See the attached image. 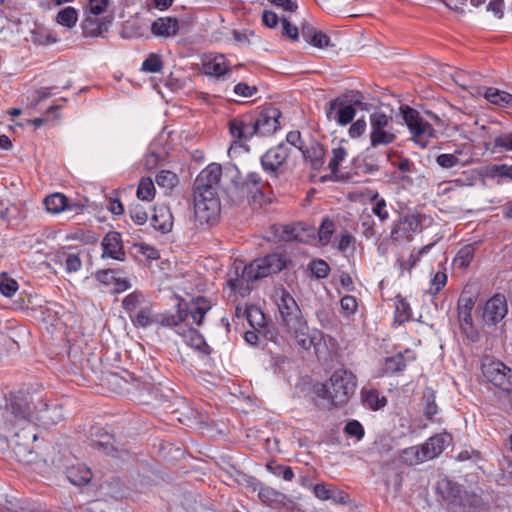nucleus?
<instances>
[{"instance_id": "1", "label": "nucleus", "mask_w": 512, "mask_h": 512, "mask_svg": "<svg viewBox=\"0 0 512 512\" xmlns=\"http://www.w3.org/2000/svg\"><path fill=\"white\" fill-rule=\"evenodd\" d=\"M224 178L230 181L231 185L225 187V191L233 203H241L246 199L251 208L256 210L271 202L270 185L259 173L250 172L242 179L238 167L228 163L224 166Z\"/></svg>"}, {"instance_id": "2", "label": "nucleus", "mask_w": 512, "mask_h": 512, "mask_svg": "<svg viewBox=\"0 0 512 512\" xmlns=\"http://www.w3.org/2000/svg\"><path fill=\"white\" fill-rule=\"evenodd\" d=\"M281 111L272 105L261 109L257 114H245L229 121L231 136L239 142L250 140L253 136H270L280 128Z\"/></svg>"}, {"instance_id": "3", "label": "nucleus", "mask_w": 512, "mask_h": 512, "mask_svg": "<svg viewBox=\"0 0 512 512\" xmlns=\"http://www.w3.org/2000/svg\"><path fill=\"white\" fill-rule=\"evenodd\" d=\"M285 266L286 261L280 254H269L244 266L241 273L238 267H235V270L230 272L227 284L232 291L244 297L251 292L255 281L279 273Z\"/></svg>"}, {"instance_id": "4", "label": "nucleus", "mask_w": 512, "mask_h": 512, "mask_svg": "<svg viewBox=\"0 0 512 512\" xmlns=\"http://www.w3.org/2000/svg\"><path fill=\"white\" fill-rule=\"evenodd\" d=\"M357 381L355 375L346 369L333 372L329 381L315 391L318 405L330 409L345 405L354 395Z\"/></svg>"}, {"instance_id": "5", "label": "nucleus", "mask_w": 512, "mask_h": 512, "mask_svg": "<svg viewBox=\"0 0 512 512\" xmlns=\"http://www.w3.org/2000/svg\"><path fill=\"white\" fill-rule=\"evenodd\" d=\"M33 408L30 396L23 391L11 392L4 409H0V429L11 431L17 426L29 424Z\"/></svg>"}, {"instance_id": "6", "label": "nucleus", "mask_w": 512, "mask_h": 512, "mask_svg": "<svg viewBox=\"0 0 512 512\" xmlns=\"http://www.w3.org/2000/svg\"><path fill=\"white\" fill-rule=\"evenodd\" d=\"M280 325L293 338L296 344L303 350L314 348L316 354L319 353L323 340V333L319 330H311L303 317L301 310L299 313L291 314L280 321Z\"/></svg>"}, {"instance_id": "7", "label": "nucleus", "mask_w": 512, "mask_h": 512, "mask_svg": "<svg viewBox=\"0 0 512 512\" xmlns=\"http://www.w3.org/2000/svg\"><path fill=\"white\" fill-rule=\"evenodd\" d=\"M122 308L136 327L146 328L155 322L153 303L140 291H133L122 300Z\"/></svg>"}, {"instance_id": "8", "label": "nucleus", "mask_w": 512, "mask_h": 512, "mask_svg": "<svg viewBox=\"0 0 512 512\" xmlns=\"http://www.w3.org/2000/svg\"><path fill=\"white\" fill-rule=\"evenodd\" d=\"M397 134L394 129L393 117L382 111H374L369 116V146L376 149L386 147L394 143Z\"/></svg>"}, {"instance_id": "9", "label": "nucleus", "mask_w": 512, "mask_h": 512, "mask_svg": "<svg viewBox=\"0 0 512 512\" xmlns=\"http://www.w3.org/2000/svg\"><path fill=\"white\" fill-rule=\"evenodd\" d=\"M401 113L411 135L412 140L421 148H426L435 130L430 123L420 117L419 112L409 106H402Z\"/></svg>"}, {"instance_id": "10", "label": "nucleus", "mask_w": 512, "mask_h": 512, "mask_svg": "<svg viewBox=\"0 0 512 512\" xmlns=\"http://www.w3.org/2000/svg\"><path fill=\"white\" fill-rule=\"evenodd\" d=\"M194 217L200 225H213L217 222L221 212L218 195L193 194Z\"/></svg>"}, {"instance_id": "11", "label": "nucleus", "mask_w": 512, "mask_h": 512, "mask_svg": "<svg viewBox=\"0 0 512 512\" xmlns=\"http://www.w3.org/2000/svg\"><path fill=\"white\" fill-rule=\"evenodd\" d=\"M224 177V167L218 163H211L197 176L193 185V194L218 195L221 177Z\"/></svg>"}, {"instance_id": "12", "label": "nucleus", "mask_w": 512, "mask_h": 512, "mask_svg": "<svg viewBox=\"0 0 512 512\" xmlns=\"http://www.w3.org/2000/svg\"><path fill=\"white\" fill-rule=\"evenodd\" d=\"M483 377L503 391L512 390V370L499 360H486L481 365Z\"/></svg>"}, {"instance_id": "13", "label": "nucleus", "mask_w": 512, "mask_h": 512, "mask_svg": "<svg viewBox=\"0 0 512 512\" xmlns=\"http://www.w3.org/2000/svg\"><path fill=\"white\" fill-rule=\"evenodd\" d=\"M290 155V149L283 143L269 149L261 156L263 170L272 178H278L280 169Z\"/></svg>"}, {"instance_id": "14", "label": "nucleus", "mask_w": 512, "mask_h": 512, "mask_svg": "<svg viewBox=\"0 0 512 512\" xmlns=\"http://www.w3.org/2000/svg\"><path fill=\"white\" fill-rule=\"evenodd\" d=\"M348 96H339L327 103L325 107L326 116L329 120L334 119L336 122L345 126L349 124L356 115V110L352 105H347Z\"/></svg>"}, {"instance_id": "15", "label": "nucleus", "mask_w": 512, "mask_h": 512, "mask_svg": "<svg viewBox=\"0 0 512 512\" xmlns=\"http://www.w3.org/2000/svg\"><path fill=\"white\" fill-rule=\"evenodd\" d=\"M189 317V304L182 298H178L175 311H165L155 315L154 324L176 330L184 329L181 325Z\"/></svg>"}, {"instance_id": "16", "label": "nucleus", "mask_w": 512, "mask_h": 512, "mask_svg": "<svg viewBox=\"0 0 512 512\" xmlns=\"http://www.w3.org/2000/svg\"><path fill=\"white\" fill-rule=\"evenodd\" d=\"M508 313L506 297L502 294H495L487 300L483 307L482 320L487 326H496Z\"/></svg>"}, {"instance_id": "17", "label": "nucleus", "mask_w": 512, "mask_h": 512, "mask_svg": "<svg viewBox=\"0 0 512 512\" xmlns=\"http://www.w3.org/2000/svg\"><path fill=\"white\" fill-rule=\"evenodd\" d=\"M102 258H112L118 261H125L126 253L123 248L122 236L117 231H109L101 242Z\"/></svg>"}, {"instance_id": "18", "label": "nucleus", "mask_w": 512, "mask_h": 512, "mask_svg": "<svg viewBox=\"0 0 512 512\" xmlns=\"http://www.w3.org/2000/svg\"><path fill=\"white\" fill-rule=\"evenodd\" d=\"M451 441V435L446 432L431 436L421 445L423 458L428 461L438 457L450 445Z\"/></svg>"}, {"instance_id": "19", "label": "nucleus", "mask_w": 512, "mask_h": 512, "mask_svg": "<svg viewBox=\"0 0 512 512\" xmlns=\"http://www.w3.org/2000/svg\"><path fill=\"white\" fill-rule=\"evenodd\" d=\"M52 261L62 266L69 274L76 273L82 268V260L79 254L66 247L55 251Z\"/></svg>"}, {"instance_id": "20", "label": "nucleus", "mask_w": 512, "mask_h": 512, "mask_svg": "<svg viewBox=\"0 0 512 512\" xmlns=\"http://www.w3.org/2000/svg\"><path fill=\"white\" fill-rule=\"evenodd\" d=\"M420 227V220L415 215H406L399 219V222L396 223L392 230L391 236L395 240H403L408 239L418 231Z\"/></svg>"}, {"instance_id": "21", "label": "nucleus", "mask_w": 512, "mask_h": 512, "mask_svg": "<svg viewBox=\"0 0 512 512\" xmlns=\"http://www.w3.org/2000/svg\"><path fill=\"white\" fill-rule=\"evenodd\" d=\"M44 205L48 212L53 214L62 211H78L82 206L77 203H69V199L62 193H54L44 199Z\"/></svg>"}, {"instance_id": "22", "label": "nucleus", "mask_w": 512, "mask_h": 512, "mask_svg": "<svg viewBox=\"0 0 512 512\" xmlns=\"http://www.w3.org/2000/svg\"><path fill=\"white\" fill-rule=\"evenodd\" d=\"M176 333L184 339L188 346L194 348L203 355H209L211 353L210 346L205 342L204 337L196 329L188 327L176 330Z\"/></svg>"}, {"instance_id": "23", "label": "nucleus", "mask_w": 512, "mask_h": 512, "mask_svg": "<svg viewBox=\"0 0 512 512\" xmlns=\"http://www.w3.org/2000/svg\"><path fill=\"white\" fill-rule=\"evenodd\" d=\"M151 225L163 234L170 232L173 227V215L170 209L166 206L155 207Z\"/></svg>"}, {"instance_id": "24", "label": "nucleus", "mask_w": 512, "mask_h": 512, "mask_svg": "<svg viewBox=\"0 0 512 512\" xmlns=\"http://www.w3.org/2000/svg\"><path fill=\"white\" fill-rule=\"evenodd\" d=\"M437 490L448 502L456 505H464L461 486L451 480L442 479L437 484Z\"/></svg>"}, {"instance_id": "25", "label": "nucleus", "mask_w": 512, "mask_h": 512, "mask_svg": "<svg viewBox=\"0 0 512 512\" xmlns=\"http://www.w3.org/2000/svg\"><path fill=\"white\" fill-rule=\"evenodd\" d=\"M91 445L94 449L112 457H122L123 454L128 453L126 449L118 447L114 436L108 433L102 434L99 440H92Z\"/></svg>"}, {"instance_id": "26", "label": "nucleus", "mask_w": 512, "mask_h": 512, "mask_svg": "<svg viewBox=\"0 0 512 512\" xmlns=\"http://www.w3.org/2000/svg\"><path fill=\"white\" fill-rule=\"evenodd\" d=\"M179 31V22L173 17H161L151 25V32L155 36L172 37Z\"/></svg>"}, {"instance_id": "27", "label": "nucleus", "mask_w": 512, "mask_h": 512, "mask_svg": "<svg viewBox=\"0 0 512 512\" xmlns=\"http://www.w3.org/2000/svg\"><path fill=\"white\" fill-rule=\"evenodd\" d=\"M301 35L307 43L312 44L317 48L323 49L329 46H334L330 43V38L328 35L320 30L315 29L309 24H304L301 27Z\"/></svg>"}, {"instance_id": "28", "label": "nucleus", "mask_w": 512, "mask_h": 512, "mask_svg": "<svg viewBox=\"0 0 512 512\" xmlns=\"http://www.w3.org/2000/svg\"><path fill=\"white\" fill-rule=\"evenodd\" d=\"M301 152L313 170H319L323 166L325 149L320 143L314 141L309 147L303 148Z\"/></svg>"}, {"instance_id": "29", "label": "nucleus", "mask_w": 512, "mask_h": 512, "mask_svg": "<svg viewBox=\"0 0 512 512\" xmlns=\"http://www.w3.org/2000/svg\"><path fill=\"white\" fill-rule=\"evenodd\" d=\"M66 477L75 486L86 485L92 479V472L84 465H74L66 469Z\"/></svg>"}, {"instance_id": "30", "label": "nucleus", "mask_w": 512, "mask_h": 512, "mask_svg": "<svg viewBox=\"0 0 512 512\" xmlns=\"http://www.w3.org/2000/svg\"><path fill=\"white\" fill-rule=\"evenodd\" d=\"M277 306L279 309L281 320L285 319L291 314H297L300 311V308L295 299L285 289H281L280 291V295L277 300Z\"/></svg>"}, {"instance_id": "31", "label": "nucleus", "mask_w": 512, "mask_h": 512, "mask_svg": "<svg viewBox=\"0 0 512 512\" xmlns=\"http://www.w3.org/2000/svg\"><path fill=\"white\" fill-rule=\"evenodd\" d=\"M484 97L490 103L500 107H512V94L497 88H487Z\"/></svg>"}, {"instance_id": "32", "label": "nucleus", "mask_w": 512, "mask_h": 512, "mask_svg": "<svg viewBox=\"0 0 512 512\" xmlns=\"http://www.w3.org/2000/svg\"><path fill=\"white\" fill-rule=\"evenodd\" d=\"M225 61L226 59L223 55H218L207 60L203 63L205 74L216 77L224 75L228 71Z\"/></svg>"}, {"instance_id": "33", "label": "nucleus", "mask_w": 512, "mask_h": 512, "mask_svg": "<svg viewBox=\"0 0 512 512\" xmlns=\"http://www.w3.org/2000/svg\"><path fill=\"white\" fill-rule=\"evenodd\" d=\"M211 305L203 297H198L192 308L189 307V316L192 318L193 323L200 326L203 323L206 313L210 310Z\"/></svg>"}, {"instance_id": "34", "label": "nucleus", "mask_w": 512, "mask_h": 512, "mask_svg": "<svg viewBox=\"0 0 512 512\" xmlns=\"http://www.w3.org/2000/svg\"><path fill=\"white\" fill-rule=\"evenodd\" d=\"M412 309L408 301L401 295L395 297V321L398 324H404L410 321Z\"/></svg>"}, {"instance_id": "35", "label": "nucleus", "mask_w": 512, "mask_h": 512, "mask_svg": "<svg viewBox=\"0 0 512 512\" xmlns=\"http://www.w3.org/2000/svg\"><path fill=\"white\" fill-rule=\"evenodd\" d=\"M407 366L403 353H397L391 357H387L383 364L384 374H394L403 371Z\"/></svg>"}, {"instance_id": "36", "label": "nucleus", "mask_w": 512, "mask_h": 512, "mask_svg": "<svg viewBox=\"0 0 512 512\" xmlns=\"http://www.w3.org/2000/svg\"><path fill=\"white\" fill-rule=\"evenodd\" d=\"M362 400L372 410H379L387 404V399L376 389L362 391Z\"/></svg>"}, {"instance_id": "37", "label": "nucleus", "mask_w": 512, "mask_h": 512, "mask_svg": "<svg viewBox=\"0 0 512 512\" xmlns=\"http://www.w3.org/2000/svg\"><path fill=\"white\" fill-rule=\"evenodd\" d=\"M78 20V13L74 7L67 6L56 15V22L68 29L73 28Z\"/></svg>"}, {"instance_id": "38", "label": "nucleus", "mask_w": 512, "mask_h": 512, "mask_svg": "<svg viewBox=\"0 0 512 512\" xmlns=\"http://www.w3.org/2000/svg\"><path fill=\"white\" fill-rule=\"evenodd\" d=\"M475 248L474 245L469 244L463 246L456 254L453 262L454 265L460 269H466L472 259L474 258Z\"/></svg>"}, {"instance_id": "39", "label": "nucleus", "mask_w": 512, "mask_h": 512, "mask_svg": "<svg viewBox=\"0 0 512 512\" xmlns=\"http://www.w3.org/2000/svg\"><path fill=\"white\" fill-rule=\"evenodd\" d=\"M136 195L138 199L143 201H152L154 199L155 186L151 178L144 177L140 180Z\"/></svg>"}, {"instance_id": "40", "label": "nucleus", "mask_w": 512, "mask_h": 512, "mask_svg": "<svg viewBox=\"0 0 512 512\" xmlns=\"http://www.w3.org/2000/svg\"><path fill=\"white\" fill-rule=\"evenodd\" d=\"M379 153H376L374 149L366 148L363 157V172L366 174H372L379 171L380 165L378 164Z\"/></svg>"}, {"instance_id": "41", "label": "nucleus", "mask_w": 512, "mask_h": 512, "mask_svg": "<svg viewBox=\"0 0 512 512\" xmlns=\"http://www.w3.org/2000/svg\"><path fill=\"white\" fill-rule=\"evenodd\" d=\"M402 461L408 465H415L425 462L423 458L421 445L411 446L402 451Z\"/></svg>"}, {"instance_id": "42", "label": "nucleus", "mask_w": 512, "mask_h": 512, "mask_svg": "<svg viewBox=\"0 0 512 512\" xmlns=\"http://www.w3.org/2000/svg\"><path fill=\"white\" fill-rule=\"evenodd\" d=\"M267 470L277 477H282L285 481H292L294 478L293 469L290 466L282 465L276 461H269L266 464Z\"/></svg>"}, {"instance_id": "43", "label": "nucleus", "mask_w": 512, "mask_h": 512, "mask_svg": "<svg viewBox=\"0 0 512 512\" xmlns=\"http://www.w3.org/2000/svg\"><path fill=\"white\" fill-rule=\"evenodd\" d=\"M155 182L161 188L166 190L173 189L178 183L177 175L169 170H161L155 177Z\"/></svg>"}, {"instance_id": "44", "label": "nucleus", "mask_w": 512, "mask_h": 512, "mask_svg": "<svg viewBox=\"0 0 512 512\" xmlns=\"http://www.w3.org/2000/svg\"><path fill=\"white\" fill-rule=\"evenodd\" d=\"M360 226L362 229V235L366 239H375L378 241L380 235L377 234L375 229V221L370 214H363L360 217Z\"/></svg>"}, {"instance_id": "45", "label": "nucleus", "mask_w": 512, "mask_h": 512, "mask_svg": "<svg viewBox=\"0 0 512 512\" xmlns=\"http://www.w3.org/2000/svg\"><path fill=\"white\" fill-rule=\"evenodd\" d=\"M461 154V151H455L452 154H440L436 157V163L444 169H451L458 165H464L458 158V155Z\"/></svg>"}, {"instance_id": "46", "label": "nucleus", "mask_w": 512, "mask_h": 512, "mask_svg": "<svg viewBox=\"0 0 512 512\" xmlns=\"http://www.w3.org/2000/svg\"><path fill=\"white\" fill-rule=\"evenodd\" d=\"M163 68L161 57L155 53H151L143 61L141 70L149 73H158Z\"/></svg>"}, {"instance_id": "47", "label": "nucleus", "mask_w": 512, "mask_h": 512, "mask_svg": "<svg viewBox=\"0 0 512 512\" xmlns=\"http://www.w3.org/2000/svg\"><path fill=\"white\" fill-rule=\"evenodd\" d=\"M309 269L312 275L318 279L326 278L330 272L328 263L322 259L311 261L309 264Z\"/></svg>"}, {"instance_id": "48", "label": "nucleus", "mask_w": 512, "mask_h": 512, "mask_svg": "<svg viewBox=\"0 0 512 512\" xmlns=\"http://www.w3.org/2000/svg\"><path fill=\"white\" fill-rule=\"evenodd\" d=\"M32 42L37 45H49L57 42V37L44 29H37L32 32Z\"/></svg>"}, {"instance_id": "49", "label": "nucleus", "mask_w": 512, "mask_h": 512, "mask_svg": "<svg viewBox=\"0 0 512 512\" xmlns=\"http://www.w3.org/2000/svg\"><path fill=\"white\" fill-rule=\"evenodd\" d=\"M334 229L335 225L332 220L329 218L323 219L318 230L319 240L322 244L325 245L330 242Z\"/></svg>"}, {"instance_id": "50", "label": "nucleus", "mask_w": 512, "mask_h": 512, "mask_svg": "<svg viewBox=\"0 0 512 512\" xmlns=\"http://www.w3.org/2000/svg\"><path fill=\"white\" fill-rule=\"evenodd\" d=\"M425 400L424 415L427 419H432L437 414V405L435 403V393L432 389H428L423 396Z\"/></svg>"}, {"instance_id": "51", "label": "nucleus", "mask_w": 512, "mask_h": 512, "mask_svg": "<svg viewBox=\"0 0 512 512\" xmlns=\"http://www.w3.org/2000/svg\"><path fill=\"white\" fill-rule=\"evenodd\" d=\"M346 156L347 151L341 146L332 150V157L329 161L328 167L333 174H336L339 171V166Z\"/></svg>"}, {"instance_id": "52", "label": "nucleus", "mask_w": 512, "mask_h": 512, "mask_svg": "<svg viewBox=\"0 0 512 512\" xmlns=\"http://www.w3.org/2000/svg\"><path fill=\"white\" fill-rule=\"evenodd\" d=\"M83 33L86 36H98L102 33V25L90 16L86 17L82 24Z\"/></svg>"}, {"instance_id": "53", "label": "nucleus", "mask_w": 512, "mask_h": 512, "mask_svg": "<svg viewBox=\"0 0 512 512\" xmlns=\"http://www.w3.org/2000/svg\"><path fill=\"white\" fill-rule=\"evenodd\" d=\"M446 283V273L443 271H438L430 281V288L428 289V293L433 296L438 294L440 290L446 285Z\"/></svg>"}, {"instance_id": "54", "label": "nucleus", "mask_w": 512, "mask_h": 512, "mask_svg": "<svg viewBox=\"0 0 512 512\" xmlns=\"http://www.w3.org/2000/svg\"><path fill=\"white\" fill-rule=\"evenodd\" d=\"M129 214L133 222L137 225H143L148 219V214L144 207L140 204L132 205Z\"/></svg>"}, {"instance_id": "55", "label": "nucleus", "mask_w": 512, "mask_h": 512, "mask_svg": "<svg viewBox=\"0 0 512 512\" xmlns=\"http://www.w3.org/2000/svg\"><path fill=\"white\" fill-rule=\"evenodd\" d=\"M494 148L512 151V132L500 133L494 138Z\"/></svg>"}, {"instance_id": "56", "label": "nucleus", "mask_w": 512, "mask_h": 512, "mask_svg": "<svg viewBox=\"0 0 512 512\" xmlns=\"http://www.w3.org/2000/svg\"><path fill=\"white\" fill-rule=\"evenodd\" d=\"M491 175L512 180V165L495 164L490 168Z\"/></svg>"}, {"instance_id": "57", "label": "nucleus", "mask_w": 512, "mask_h": 512, "mask_svg": "<svg viewBox=\"0 0 512 512\" xmlns=\"http://www.w3.org/2000/svg\"><path fill=\"white\" fill-rule=\"evenodd\" d=\"M342 311L347 315H353L358 308L357 300L354 296L346 295L340 301Z\"/></svg>"}, {"instance_id": "58", "label": "nucleus", "mask_w": 512, "mask_h": 512, "mask_svg": "<svg viewBox=\"0 0 512 512\" xmlns=\"http://www.w3.org/2000/svg\"><path fill=\"white\" fill-rule=\"evenodd\" d=\"M18 290V283L11 278H5L0 282V292L5 297H12Z\"/></svg>"}, {"instance_id": "59", "label": "nucleus", "mask_w": 512, "mask_h": 512, "mask_svg": "<svg viewBox=\"0 0 512 512\" xmlns=\"http://www.w3.org/2000/svg\"><path fill=\"white\" fill-rule=\"evenodd\" d=\"M258 92V88L254 85L240 82L234 86V93L240 97H252Z\"/></svg>"}, {"instance_id": "60", "label": "nucleus", "mask_w": 512, "mask_h": 512, "mask_svg": "<svg viewBox=\"0 0 512 512\" xmlns=\"http://www.w3.org/2000/svg\"><path fill=\"white\" fill-rule=\"evenodd\" d=\"M344 431L353 437L360 440L364 436V428L357 420L349 421L344 428Z\"/></svg>"}, {"instance_id": "61", "label": "nucleus", "mask_w": 512, "mask_h": 512, "mask_svg": "<svg viewBox=\"0 0 512 512\" xmlns=\"http://www.w3.org/2000/svg\"><path fill=\"white\" fill-rule=\"evenodd\" d=\"M247 314V320L250 323L252 327H255L256 325H261V323L264 320V315L262 311L256 307H249L246 310Z\"/></svg>"}, {"instance_id": "62", "label": "nucleus", "mask_w": 512, "mask_h": 512, "mask_svg": "<svg viewBox=\"0 0 512 512\" xmlns=\"http://www.w3.org/2000/svg\"><path fill=\"white\" fill-rule=\"evenodd\" d=\"M475 305V298L462 293L458 300V312H471Z\"/></svg>"}, {"instance_id": "63", "label": "nucleus", "mask_w": 512, "mask_h": 512, "mask_svg": "<svg viewBox=\"0 0 512 512\" xmlns=\"http://www.w3.org/2000/svg\"><path fill=\"white\" fill-rule=\"evenodd\" d=\"M110 0H89L88 9L91 14L98 16L106 11Z\"/></svg>"}, {"instance_id": "64", "label": "nucleus", "mask_w": 512, "mask_h": 512, "mask_svg": "<svg viewBox=\"0 0 512 512\" xmlns=\"http://www.w3.org/2000/svg\"><path fill=\"white\" fill-rule=\"evenodd\" d=\"M314 495L320 500H329L333 497V491L325 483L313 486Z\"/></svg>"}]
</instances>
